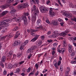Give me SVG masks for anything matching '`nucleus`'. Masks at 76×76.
<instances>
[{
    "mask_svg": "<svg viewBox=\"0 0 76 76\" xmlns=\"http://www.w3.org/2000/svg\"><path fill=\"white\" fill-rule=\"evenodd\" d=\"M33 12L34 15H31V17L32 19L34 20H36V18H37V15H38L39 13V10L38 9H36V6L35 5H34L33 6V9L31 10L32 12Z\"/></svg>",
    "mask_w": 76,
    "mask_h": 76,
    "instance_id": "nucleus-1",
    "label": "nucleus"
},
{
    "mask_svg": "<svg viewBox=\"0 0 76 76\" xmlns=\"http://www.w3.org/2000/svg\"><path fill=\"white\" fill-rule=\"evenodd\" d=\"M11 14L12 16L14 17V18H13L12 19H9L4 20H5V22H8V23H10V22H12V21H15V20H16H16H17L18 19V18H16V17L17 16V15H16L15 12H12V13H11Z\"/></svg>",
    "mask_w": 76,
    "mask_h": 76,
    "instance_id": "nucleus-2",
    "label": "nucleus"
},
{
    "mask_svg": "<svg viewBox=\"0 0 76 76\" xmlns=\"http://www.w3.org/2000/svg\"><path fill=\"white\" fill-rule=\"evenodd\" d=\"M23 20L24 24L25 25H27V22L28 21L26 19V17L25 16H24L23 17H21V18H18L16 22H21Z\"/></svg>",
    "mask_w": 76,
    "mask_h": 76,
    "instance_id": "nucleus-3",
    "label": "nucleus"
},
{
    "mask_svg": "<svg viewBox=\"0 0 76 76\" xmlns=\"http://www.w3.org/2000/svg\"><path fill=\"white\" fill-rule=\"evenodd\" d=\"M14 1V0H7L6 3L5 4L3 5L2 6V7L4 9H5L7 7H9L10 6V3H12V2H13V1Z\"/></svg>",
    "mask_w": 76,
    "mask_h": 76,
    "instance_id": "nucleus-4",
    "label": "nucleus"
},
{
    "mask_svg": "<svg viewBox=\"0 0 76 76\" xmlns=\"http://www.w3.org/2000/svg\"><path fill=\"white\" fill-rule=\"evenodd\" d=\"M61 13L63 15H64L65 16H66L67 18H72V15L71 14H69L67 13V12H65L64 10L61 11Z\"/></svg>",
    "mask_w": 76,
    "mask_h": 76,
    "instance_id": "nucleus-5",
    "label": "nucleus"
},
{
    "mask_svg": "<svg viewBox=\"0 0 76 76\" xmlns=\"http://www.w3.org/2000/svg\"><path fill=\"white\" fill-rule=\"evenodd\" d=\"M5 21L6 20H4L2 22H0V31L2 29V28L3 27V26L4 24L5 26H9V24L8 23H7Z\"/></svg>",
    "mask_w": 76,
    "mask_h": 76,
    "instance_id": "nucleus-6",
    "label": "nucleus"
},
{
    "mask_svg": "<svg viewBox=\"0 0 76 76\" xmlns=\"http://www.w3.org/2000/svg\"><path fill=\"white\" fill-rule=\"evenodd\" d=\"M39 9L40 12L42 13H45L46 12H47V11H48L47 8L44 6H41L40 7Z\"/></svg>",
    "mask_w": 76,
    "mask_h": 76,
    "instance_id": "nucleus-7",
    "label": "nucleus"
},
{
    "mask_svg": "<svg viewBox=\"0 0 76 76\" xmlns=\"http://www.w3.org/2000/svg\"><path fill=\"white\" fill-rule=\"evenodd\" d=\"M59 36V33H58V32H54V33H53V35L52 36H49V38H57V37H58Z\"/></svg>",
    "mask_w": 76,
    "mask_h": 76,
    "instance_id": "nucleus-8",
    "label": "nucleus"
},
{
    "mask_svg": "<svg viewBox=\"0 0 76 76\" xmlns=\"http://www.w3.org/2000/svg\"><path fill=\"white\" fill-rule=\"evenodd\" d=\"M37 48V46H34L33 47H32L31 48L29 49L27 51V53H32L33 50H35Z\"/></svg>",
    "mask_w": 76,
    "mask_h": 76,
    "instance_id": "nucleus-9",
    "label": "nucleus"
},
{
    "mask_svg": "<svg viewBox=\"0 0 76 76\" xmlns=\"http://www.w3.org/2000/svg\"><path fill=\"white\" fill-rule=\"evenodd\" d=\"M68 33L69 31L66 30L64 32H63L62 33H59V36H62V37H65Z\"/></svg>",
    "mask_w": 76,
    "mask_h": 76,
    "instance_id": "nucleus-10",
    "label": "nucleus"
},
{
    "mask_svg": "<svg viewBox=\"0 0 76 76\" xmlns=\"http://www.w3.org/2000/svg\"><path fill=\"white\" fill-rule=\"evenodd\" d=\"M49 13H50V15L52 17H53L56 15L55 12L53 11V8H50V9Z\"/></svg>",
    "mask_w": 76,
    "mask_h": 76,
    "instance_id": "nucleus-11",
    "label": "nucleus"
},
{
    "mask_svg": "<svg viewBox=\"0 0 76 76\" xmlns=\"http://www.w3.org/2000/svg\"><path fill=\"white\" fill-rule=\"evenodd\" d=\"M7 26H5L4 25V24L3 26V27L2 28V29H3L2 30V31H1L2 33L4 34V33H5V32H7V29L4 27H7Z\"/></svg>",
    "mask_w": 76,
    "mask_h": 76,
    "instance_id": "nucleus-12",
    "label": "nucleus"
},
{
    "mask_svg": "<svg viewBox=\"0 0 76 76\" xmlns=\"http://www.w3.org/2000/svg\"><path fill=\"white\" fill-rule=\"evenodd\" d=\"M68 51L69 53H72V52H73V46L72 45H68Z\"/></svg>",
    "mask_w": 76,
    "mask_h": 76,
    "instance_id": "nucleus-13",
    "label": "nucleus"
},
{
    "mask_svg": "<svg viewBox=\"0 0 76 76\" xmlns=\"http://www.w3.org/2000/svg\"><path fill=\"white\" fill-rule=\"evenodd\" d=\"M9 13V11H5L2 12V13L0 14V18L2 16H3L4 15H6V14H7Z\"/></svg>",
    "mask_w": 76,
    "mask_h": 76,
    "instance_id": "nucleus-14",
    "label": "nucleus"
},
{
    "mask_svg": "<svg viewBox=\"0 0 76 76\" xmlns=\"http://www.w3.org/2000/svg\"><path fill=\"white\" fill-rule=\"evenodd\" d=\"M37 31L38 30L36 31ZM35 31H36L35 30H31V35H33V36H34V37H37V36H38V38H39V35H35V33H34Z\"/></svg>",
    "mask_w": 76,
    "mask_h": 76,
    "instance_id": "nucleus-15",
    "label": "nucleus"
},
{
    "mask_svg": "<svg viewBox=\"0 0 76 76\" xmlns=\"http://www.w3.org/2000/svg\"><path fill=\"white\" fill-rule=\"evenodd\" d=\"M10 9L12 10L11 11H10V13H15L16 12V10L14 9V7H11Z\"/></svg>",
    "mask_w": 76,
    "mask_h": 76,
    "instance_id": "nucleus-16",
    "label": "nucleus"
},
{
    "mask_svg": "<svg viewBox=\"0 0 76 76\" xmlns=\"http://www.w3.org/2000/svg\"><path fill=\"white\" fill-rule=\"evenodd\" d=\"M52 23H53V25H54L55 26H58V25H59L58 22L57 21L55 20L52 21Z\"/></svg>",
    "mask_w": 76,
    "mask_h": 76,
    "instance_id": "nucleus-17",
    "label": "nucleus"
},
{
    "mask_svg": "<svg viewBox=\"0 0 76 76\" xmlns=\"http://www.w3.org/2000/svg\"><path fill=\"white\" fill-rule=\"evenodd\" d=\"M22 5L23 8H26V7H27L29 6V4H28V3L27 2L23 3L22 4Z\"/></svg>",
    "mask_w": 76,
    "mask_h": 76,
    "instance_id": "nucleus-18",
    "label": "nucleus"
},
{
    "mask_svg": "<svg viewBox=\"0 0 76 76\" xmlns=\"http://www.w3.org/2000/svg\"><path fill=\"white\" fill-rule=\"evenodd\" d=\"M6 56H4L1 57V61L2 63H4V62L6 61Z\"/></svg>",
    "mask_w": 76,
    "mask_h": 76,
    "instance_id": "nucleus-19",
    "label": "nucleus"
},
{
    "mask_svg": "<svg viewBox=\"0 0 76 76\" xmlns=\"http://www.w3.org/2000/svg\"><path fill=\"white\" fill-rule=\"evenodd\" d=\"M17 8L19 9V10H22V9H23V5L22 4H20L18 6Z\"/></svg>",
    "mask_w": 76,
    "mask_h": 76,
    "instance_id": "nucleus-20",
    "label": "nucleus"
},
{
    "mask_svg": "<svg viewBox=\"0 0 76 76\" xmlns=\"http://www.w3.org/2000/svg\"><path fill=\"white\" fill-rule=\"evenodd\" d=\"M13 36V33H10L7 38V40H9V39H10V38H12V37Z\"/></svg>",
    "mask_w": 76,
    "mask_h": 76,
    "instance_id": "nucleus-21",
    "label": "nucleus"
},
{
    "mask_svg": "<svg viewBox=\"0 0 76 76\" xmlns=\"http://www.w3.org/2000/svg\"><path fill=\"white\" fill-rule=\"evenodd\" d=\"M41 20L40 19L38 20L37 21V25L39 26V27H40V26L41 25Z\"/></svg>",
    "mask_w": 76,
    "mask_h": 76,
    "instance_id": "nucleus-22",
    "label": "nucleus"
},
{
    "mask_svg": "<svg viewBox=\"0 0 76 76\" xmlns=\"http://www.w3.org/2000/svg\"><path fill=\"white\" fill-rule=\"evenodd\" d=\"M20 35V33L19 32V31L17 32L16 34H15V36L14 37V39H16L18 37H19V36Z\"/></svg>",
    "mask_w": 76,
    "mask_h": 76,
    "instance_id": "nucleus-23",
    "label": "nucleus"
},
{
    "mask_svg": "<svg viewBox=\"0 0 76 76\" xmlns=\"http://www.w3.org/2000/svg\"><path fill=\"white\" fill-rule=\"evenodd\" d=\"M38 36H37L36 37H34L32 39H31V42H34L37 40L38 38Z\"/></svg>",
    "mask_w": 76,
    "mask_h": 76,
    "instance_id": "nucleus-24",
    "label": "nucleus"
},
{
    "mask_svg": "<svg viewBox=\"0 0 76 76\" xmlns=\"http://www.w3.org/2000/svg\"><path fill=\"white\" fill-rule=\"evenodd\" d=\"M69 6L70 7L72 8H74L75 9H76V5H73V4L72 3H70L69 4Z\"/></svg>",
    "mask_w": 76,
    "mask_h": 76,
    "instance_id": "nucleus-25",
    "label": "nucleus"
},
{
    "mask_svg": "<svg viewBox=\"0 0 76 76\" xmlns=\"http://www.w3.org/2000/svg\"><path fill=\"white\" fill-rule=\"evenodd\" d=\"M20 71V69L17 68L16 70L14 71V72L15 73H19Z\"/></svg>",
    "mask_w": 76,
    "mask_h": 76,
    "instance_id": "nucleus-26",
    "label": "nucleus"
},
{
    "mask_svg": "<svg viewBox=\"0 0 76 76\" xmlns=\"http://www.w3.org/2000/svg\"><path fill=\"white\" fill-rule=\"evenodd\" d=\"M37 29H42L43 31H46V29H45V28H42V26H40V27H37Z\"/></svg>",
    "mask_w": 76,
    "mask_h": 76,
    "instance_id": "nucleus-27",
    "label": "nucleus"
},
{
    "mask_svg": "<svg viewBox=\"0 0 76 76\" xmlns=\"http://www.w3.org/2000/svg\"><path fill=\"white\" fill-rule=\"evenodd\" d=\"M42 41H38L36 43V44H37V45H38V46H40V45H41V44H42Z\"/></svg>",
    "mask_w": 76,
    "mask_h": 76,
    "instance_id": "nucleus-28",
    "label": "nucleus"
},
{
    "mask_svg": "<svg viewBox=\"0 0 76 76\" xmlns=\"http://www.w3.org/2000/svg\"><path fill=\"white\" fill-rule=\"evenodd\" d=\"M19 44V43L18 41H15L13 44V45L14 46H17Z\"/></svg>",
    "mask_w": 76,
    "mask_h": 76,
    "instance_id": "nucleus-29",
    "label": "nucleus"
},
{
    "mask_svg": "<svg viewBox=\"0 0 76 76\" xmlns=\"http://www.w3.org/2000/svg\"><path fill=\"white\" fill-rule=\"evenodd\" d=\"M66 46H67V43L66 41H64L63 42V47H66Z\"/></svg>",
    "mask_w": 76,
    "mask_h": 76,
    "instance_id": "nucleus-30",
    "label": "nucleus"
},
{
    "mask_svg": "<svg viewBox=\"0 0 76 76\" xmlns=\"http://www.w3.org/2000/svg\"><path fill=\"white\" fill-rule=\"evenodd\" d=\"M57 63L56 62H55V63H54V66H55V67H56L57 69H58V65H57Z\"/></svg>",
    "mask_w": 76,
    "mask_h": 76,
    "instance_id": "nucleus-31",
    "label": "nucleus"
},
{
    "mask_svg": "<svg viewBox=\"0 0 76 76\" xmlns=\"http://www.w3.org/2000/svg\"><path fill=\"white\" fill-rule=\"evenodd\" d=\"M66 70V73H67V75H69V72L70 71V69L69 67H67Z\"/></svg>",
    "mask_w": 76,
    "mask_h": 76,
    "instance_id": "nucleus-32",
    "label": "nucleus"
},
{
    "mask_svg": "<svg viewBox=\"0 0 76 76\" xmlns=\"http://www.w3.org/2000/svg\"><path fill=\"white\" fill-rule=\"evenodd\" d=\"M74 50H73V52H72V51H71V52L70 53H71L70 55L71 57H73V56H75V53H74Z\"/></svg>",
    "mask_w": 76,
    "mask_h": 76,
    "instance_id": "nucleus-33",
    "label": "nucleus"
},
{
    "mask_svg": "<svg viewBox=\"0 0 76 76\" xmlns=\"http://www.w3.org/2000/svg\"><path fill=\"white\" fill-rule=\"evenodd\" d=\"M22 56V53H18L17 55V56L18 57H20Z\"/></svg>",
    "mask_w": 76,
    "mask_h": 76,
    "instance_id": "nucleus-34",
    "label": "nucleus"
},
{
    "mask_svg": "<svg viewBox=\"0 0 76 76\" xmlns=\"http://www.w3.org/2000/svg\"><path fill=\"white\" fill-rule=\"evenodd\" d=\"M7 37V35H6L3 37H0V38L2 39H6V37Z\"/></svg>",
    "mask_w": 76,
    "mask_h": 76,
    "instance_id": "nucleus-35",
    "label": "nucleus"
},
{
    "mask_svg": "<svg viewBox=\"0 0 76 76\" xmlns=\"http://www.w3.org/2000/svg\"><path fill=\"white\" fill-rule=\"evenodd\" d=\"M3 74L4 75H7V71H6V70L4 69L3 72Z\"/></svg>",
    "mask_w": 76,
    "mask_h": 76,
    "instance_id": "nucleus-36",
    "label": "nucleus"
},
{
    "mask_svg": "<svg viewBox=\"0 0 76 76\" xmlns=\"http://www.w3.org/2000/svg\"><path fill=\"white\" fill-rule=\"evenodd\" d=\"M18 29V27H15L14 29H13V31H16Z\"/></svg>",
    "mask_w": 76,
    "mask_h": 76,
    "instance_id": "nucleus-37",
    "label": "nucleus"
},
{
    "mask_svg": "<svg viewBox=\"0 0 76 76\" xmlns=\"http://www.w3.org/2000/svg\"><path fill=\"white\" fill-rule=\"evenodd\" d=\"M8 67L9 69H11L12 67V64H10L8 66Z\"/></svg>",
    "mask_w": 76,
    "mask_h": 76,
    "instance_id": "nucleus-38",
    "label": "nucleus"
},
{
    "mask_svg": "<svg viewBox=\"0 0 76 76\" xmlns=\"http://www.w3.org/2000/svg\"><path fill=\"white\" fill-rule=\"evenodd\" d=\"M0 65L1 66V67H2V68H4V64L3 63L1 62L0 63Z\"/></svg>",
    "mask_w": 76,
    "mask_h": 76,
    "instance_id": "nucleus-39",
    "label": "nucleus"
},
{
    "mask_svg": "<svg viewBox=\"0 0 76 76\" xmlns=\"http://www.w3.org/2000/svg\"><path fill=\"white\" fill-rule=\"evenodd\" d=\"M47 42L48 43L52 42H53V40L51 39H49L47 40Z\"/></svg>",
    "mask_w": 76,
    "mask_h": 76,
    "instance_id": "nucleus-40",
    "label": "nucleus"
},
{
    "mask_svg": "<svg viewBox=\"0 0 76 76\" xmlns=\"http://www.w3.org/2000/svg\"><path fill=\"white\" fill-rule=\"evenodd\" d=\"M71 64H76V61H72L71 62Z\"/></svg>",
    "mask_w": 76,
    "mask_h": 76,
    "instance_id": "nucleus-41",
    "label": "nucleus"
},
{
    "mask_svg": "<svg viewBox=\"0 0 76 76\" xmlns=\"http://www.w3.org/2000/svg\"><path fill=\"white\" fill-rule=\"evenodd\" d=\"M50 3V1L48 0L47 1L46 4H47V5H49Z\"/></svg>",
    "mask_w": 76,
    "mask_h": 76,
    "instance_id": "nucleus-42",
    "label": "nucleus"
},
{
    "mask_svg": "<svg viewBox=\"0 0 76 76\" xmlns=\"http://www.w3.org/2000/svg\"><path fill=\"white\" fill-rule=\"evenodd\" d=\"M61 61H59L58 62V66H60V64H61Z\"/></svg>",
    "mask_w": 76,
    "mask_h": 76,
    "instance_id": "nucleus-43",
    "label": "nucleus"
},
{
    "mask_svg": "<svg viewBox=\"0 0 76 76\" xmlns=\"http://www.w3.org/2000/svg\"><path fill=\"white\" fill-rule=\"evenodd\" d=\"M31 67L28 68L27 70V72L29 73L31 71Z\"/></svg>",
    "mask_w": 76,
    "mask_h": 76,
    "instance_id": "nucleus-44",
    "label": "nucleus"
},
{
    "mask_svg": "<svg viewBox=\"0 0 76 76\" xmlns=\"http://www.w3.org/2000/svg\"><path fill=\"white\" fill-rule=\"evenodd\" d=\"M58 45L57 43H55L53 44V45L54 47H57Z\"/></svg>",
    "mask_w": 76,
    "mask_h": 76,
    "instance_id": "nucleus-45",
    "label": "nucleus"
},
{
    "mask_svg": "<svg viewBox=\"0 0 76 76\" xmlns=\"http://www.w3.org/2000/svg\"><path fill=\"white\" fill-rule=\"evenodd\" d=\"M25 63V61H21L19 62V64L20 65V64H23V63Z\"/></svg>",
    "mask_w": 76,
    "mask_h": 76,
    "instance_id": "nucleus-46",
    "label": "nucleus"
},
{
    "mask_svg": "<svg viewBox=\"0 0 76 76\" xmlns=\"http://www.w3.org/2000/svg\"><path fill=\"white\" fill-rule=\"evenodd\" d=\"M61 51L62 53H64V51H65V49L64 48H62L61 49Z\"/></svg>",
    "mask_w": 76,
    "mask_h": 76,
    "instance_id": "nucleus-47",
    "label": "nucleus"
},
{
    "mask_svg": "<svg viewBox=\"0 0 76 76\" xmlns=\"http://www.w3.org/2000/svg\"><path fill=\"white\" fill-rule=\"evenodd\" d=\"M45 70H43V73H46L48 71V70L47 69H44Z\"/></svg>",
    "mask_w": 76,
    "mask_h": 76,
    "instance_id": "nucleus-48",
    "label": "nucleus"
},
{
    "mask_svg": "<svg viewBox=\"0 0 76 76\" xmlns=\"http://www.w3.org/2000/svg\"><path fill=\"white\" fill-rule=\"evenodd\" d=\"M18 4V2H16V3H14V4H12V5L13 6H16V5H17V4Z\"/></svg>",
    "mask_w": 76,
    "mask_h": 76,
    "instance_id": "nucleus-49",
    "label": "nucleus"
},
{
    "mask_svg": "<svg viewBox=\"0 0 76 76\" xmlns=\"http://www.w3.org/2000/svg\"><path fill=\"white\" fill-rule=\"evenodd\" d=\"M44 38H45V36H41V39L42 40H44Z\"/></svg>",
    "mask_w": 76,
    "mask_h": 76,
    "instance_id": "nucleus-50",
    "label": "nucleus"
},
{
    "mask_svg": "<svg viewBox=\"0 0 76 76\" xmlns=\"http://www.w3.org/2000/svg\"><path fill=\"white\" fill-rule=\"evenodd\" d=\"M69 39H70V40L73 41V37H69Z\"/></svg>",
    "mask_w": 76,
    "mask_h": 76,
    "instance_id": "nucleus-51",
    "label": "nucleus"
},
{
    "mask_svg": "<svg viewBox=\"0 0 76 76\" xmlns=\"http://www.w3.org/2000/svg\"><path fill=\"white\" fill-rule=\"evenodd\" d=\"M35 66L36 67L37 69H38V67H39V65H38V64H36L35 65Z\"/></svg>",
    "mask_w": 76,
    "mask_h": 76,
    "instance_id": "nucleus-52",
    "label": "nucleus"
},
{
    "mask_svg": "<svg viewBox=\"0 0 76 76\" xmlns=\"http://www.w3.org/2000/svg\"><path fill=\"white\" fill-rule=\"evenodd\" d=\"M39 71H37V72L35 73V76H38L39 74Z\"/></svg>",
    "mask_w": 76,
    "mask_h": 76,
    "instance_id": "nucleus-53",
    "label": "nucleus"
},
{
    "mask_svg": "<svg viewBox=\"0 0 76 76\" xmlns=\"http://www.w3.org/2000/svg\"><path fill=\"white\" fill-rule=\"evenodd\" d=\"M24 15H25V16H29V13H24Z\"/></svg>",
    "mask_w": 76,
    "mask_h": 76,
    "instance_id": "nucleus-54",
    "label": "nucleus"
},
{
    "mask_svg": "<svg viewBox=\"0 0 76 76\" xmlns=\"http://www.w3.org/2000/svg\"><path fill=\"white\" fill-rule=\"evenodd\" d=\"M58 53H61V50H60V49H58Z\"/></svg>",
    "mask_w": 76,
    "mask_h": 76,
    "instance_id": "nucleus-55",
    "label": "nucleus"
},
{
    "mask_svg": "<svg viewBox=\"0 0 76 76\" xmlns=\"http://www.w3.org/2000/svg\"><path fill=\"white\" fill-rule=\"evenodd\" d=\"M60 24L61 26H64V23L63 22H61L60 23Z\"/></svg>",
    "mask_w": 76,
    "mask_h": 76,
    "instance_id": "nucleus-56",
    "label": "nucleus"
},
{
    "mask_svg": "<svg viewBox=\"0 0 76 76\" xmlns=\"http://www.w3.org/2000/svg\"><path fill=\"white\" fill-rule=\"evenodd\" d=\"M46 22L47 23H48V24H50V22L49 21V20H47L46 21Z\"/></svg>",
    "mask_w": 76,
    "mask_h": 76,
    "instance_id": "nucleus-57",
    "label": "nucleus"
},
{
    "mask_svg": "<svg viewBox=\"0 0 76 76\" xmlns=\"http://www.w3.org/2000/svg\"><path fill=\"white\" fill-rule=\"evenodd\" d=\"M26 45L25 44V43H24L23 44H22L21 46H22V47H25V46Z\"/></svg>",
    "mask_w": 76,
    "mask_h": 76,
    "instance_id": "nucleus-58",
    "label": "nucleus"
},
{
    "mask_svg": "<svg viewBox=\"0 0 76 76\" xmlns=\"http://www.w3.org/2000/svg\"><path fill=\"white\" fill-rule=\"evenodd\" d=\"M24 43H25V44L26 45V44H27L28 43V40H26Z\"/></svg>",
    "mask_w": 76,
    "mask_h": 76,
    "instance_id": "nucleus-59",
    "label": "nucleus"
},
{
    "mask_svg": "<svg viewBox=\"0 0 76 76\" xmlns=\"http://www.w3.org/2000/svg\"><path fill=\"white\" fill-rule=\"evenodd\" d=\"M58 21L59 22H62L63 21V20H61V18L58 19Z\"/></svg>",
    "mask_w": 76,
    "mask_h": 76,
    "instance_id": "nucleus-60",
    "label": "nucleus"
},
{
    "mask_svg": "<svg viewBox=\"0 0 76 76\" xmlns=\"http://www.w3.org/2000/svg\"><path fill=\"white\" fill-rule=\"evenodd\" d=\"M55 51L54 50H53L52 52V55H54V54H55Z\"/></svg>",
    "mask_w": 76,
    "mask_h": 76,
    "instance_id": "nucleus-61",
    "label": "nucleus"
},
{
    "mask_svg": "<svg viewBox=\"0 0 76 76\" xmlns=\"http://www.w3.org/2000/svg\"><path fill=\"white\" fill-rule=\"evenodd\" d=\"M59 40H61V39H63V37H60L58 38Z\"/></svg>",
    "mask_w": 76,
    "mask_h": 76,
    "instance_id": "nucleus-62",
    "label": "nucleus"
},
{
    "mask_svg": "<svg viewBox=\"0 0 76 76\" xmlns=\"http://www.w3.org/2000/svg\"><path fill=\"white\" fill-rule=\"evenodd\" d=\"M16 57V55L14 54L13 55V58L12 59H15Z\"/></svg>",
    "mask_w": 76,
    "mask_h": 76,
    "instance_id": "nucleus-63",
    "label": "nucleus"
},
{
    "mask_svg": "<svg viewBox=\"0 0 76 76\" xmlns=\"http://www.w3.org/2000/svg\"><path fill=\"white\" fill-rule=\"evenodd\" d=\"M73 75H76V71H75L74 72Z\"/></svg>",
    "mask_w": 76,
    "mask_h": 76,
    "instance_id": "nucleus-64",
    "label": "nucleus"
}]
</instances>
